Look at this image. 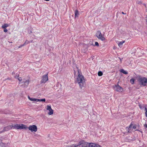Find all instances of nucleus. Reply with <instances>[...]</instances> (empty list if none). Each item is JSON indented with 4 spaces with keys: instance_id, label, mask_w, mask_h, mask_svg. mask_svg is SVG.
I'll return each mask as SVG.
<instances>
[{
    "instance_id": "obj_1",
    "label": "nucleus",
    "mask_w": 147,
    "mask_h": 147,
    "mask_svg": "<svg viewBox=\"0 0 147 147\" xmlns=\"http://www.w3.org/2000/svg\"><path fill=\"white\" fill-rule=\"evenodd\" d=\"M86 79L82 74H78L76 78V82L79 85L81 89H82L86 85Z\"/></svg>"
},
{
    "instance_id": "obj_2",
    "label": "nucleus",
    "mask_w": 147,
    "mask_h": 147,
    "mask_svg": "<svg viewBox=\"0 0 147 147\" xmlns=\"http://www.w3.org/2000/svg\"><path fill=\"white\" fill-rule=\"evenodd\" d=\"M12 127H13V129H25L28 128L26 125L22 124H16L14 125H13Z\"/></svg>"
},
{
    "instance_id": "obj_3",
    "label": "nucleus",
    "mask_w": 147,
    "mask_h": 147,
    "mask_svg": "<svg viewBox=\"0 0 147 147\" xmlns=\"http://www.w3.org/2000/svg\"><path fill=\"white\" fill-rule=\"evenodd\" d=\"M140 85L142 86H147V78L145 77H140L138 79Z\"/></svg>"
},
{
    "instance_id": "obj_4",
    "label": "nucleus",
    "mask_w": 147,
    "mask_h": 147,
    "mask_svg": "<svg viewBox=\"0 0 147 147\" xmlns=\"http://www.w3.org/2000/svg\"><path fill=\"white\" fill-rule=\"evenodd\" d=\"M96 36L98 39L102 41H104L106 40V38L104 37V35L103 34H102L100 31H97L96 34Z\"/></svg>"
},
{
    "instance_id": "obj_5",
    "label": "nucleus",
    "mask_w": 147,
    "mask_h": 147,
    "mask_svg": "<svg viewBox=\"0 0 147 147\" xmlns=\"http://www.w3.org/2000/svg\"><path fill=\"white\" fill-rule=\"evenodd\" d=\"M96 36L98 39L102 41H104L106 40V38L104 37V35L103 34H102L100 31H97L96 34Z\"/></svg>"
},
{
    "instance_id": "obj_6",
    "label": "nucleus",
    "mask_w": 147,
    "mask_h": 147,
    "mask_svg": "<svg viewBox=\"0 0 147 147\" xmlns=\"http://www.w3.org/2000/svg\"><path fill=\"white\" fill-rule=\"evenodd\" d=\"M113 88L117 92H122L123 90V89L118 84L112 86Z\"/></svg>"
},
{
    "instance_id": "obj_7",
    "label": "nucleus",
    "mask_w": 147,
    "mask_h": 147,
    "mask_svg": "<svg viewBox=\"0 0 147 147\" xmlns=\"http://www.w3.org/2000/svg\"><path fill=\"white\" fill-rule=\"evenodd\" d=\"M89 144L84 141H81L78 143V147H89Z\"/></svg>"
},
{
    "instance_id": "obj_8",
    "label": "nucleus",
    "mask_w": 147,
    "mask_h": 147,
    "mask_svg": "<svg viewBox=\"0 0 147 147\" xmlns=\"http://www.w3.org/2000/svg\"><path fill=\"white\" fill-rule=\"evenodd\" d=\"M28 128L31 132L34 131L36 132L37 130V127L35 125H30Z\"/></svg>"
},
{
    "instance_id": "obj_9",
    "label": "nucleus",
    "mask_w": 147,
    "mask_h": 147,
    "mask_svg": "<svg viewBox=\"0 0 147 147\" xmlns=\"http://www.w3.org/2000/svg\"><path fill=\"white\" fill-rule=\"evenodd\" d=\"M47 74H46L42 76V80L41 81V83H45L48 80V78Z\"/></svg>"
},
{
    "instance_id": "obj_10",
    "label": "nucleus",
    "mask_w": 147,
    "mask_h": 147,
    "mask_svg": "<svg viewBox=\"0 0 147 147\" xmlns=\"http://www.w3.org/2000/svg\"><path fill=\"white\" fill-rule=\"evenodd\" d=\"M30 80L29 79L27 80L24 79L23 82V83L24 84L23 85L25 87H27L29 84V83L30 82Z\"/></svg>"
},
{
    "instance_id": "obj_11",
    "label": "nucleus",
    "mask_w": 147,
    "mask_h": 147,
    "mask_svg": "<svg viewBox=\"0 0 147 147\" xmlns=\"http://www.w3.org/2000/svg\"><path fill=\"white\" fill-rule=\"evenodd\" d=\"M47 109L49 111L48 113V114L49 115H51L53 114V111L51 109V107L50 106L47 105Z\"/></svg>"
},
{
    "instance_id": "obj_12",
    "label": "nucleus",
    "mask_w": 147,
    "mask_h": 147,
    "mask_svg": "<svg viewBox=\"0 0 147 147\" xmlns=\"http://www.w3.org/2000/svg\"><path fill=\"white\" fill-rule=\"evenodd\" d=\"M89 147H101L100 145L94 143H90L89 144Z\"/></svg>"
},
{
    "instance_id": "obj_13",
    "label": "nucleus",
    "mask_w": 147,
    "mask_h": 147,
    "mask_svg": "<svg viewBox=\"0 0 147 147\" xmlns=\"http://www.w3.org/2000/svg\"><path fill=\"white\" fill-rule=\"evenodd\" d=\"M13 125H9L8 126L5 127L4 128V130L5 131H8L10 129H13Z\"/></svg>"
},
{
    "instance_id": "obj_14",
    "label": "nucleus",
    "mask_w": 147,
    "mask_h": 147,
    "mask_svg": "<svg viewBox=\"0 0 147 147\" xmlns=\"http://www.w3.org/2000/svg\"><path fill=\"white\" fill-rule=\"evenodd\" d=\"M132 126V123H131L130 125H129L128 127H127L126 128V130L127 131L128 133H130L131 132V131H130L131 128V127Z\"/></svg>"
},
{
    "instance_id": "obj_15",
    "label": "nucleus",
    "mask_w": 147,
    "mask_h": 147,
    "mask_svg": "<svg viewBox=\"0 0 147 147\" xmlns=\"http://www.w3.org/2000/svg\"><path fill=\"white\" fill-rule=\"evenodd\" d=\"M28 98L29 100L31 101L38 102V99L32 98H30L29 96H28Z\"/></svg>"
},
{
    "instance_id": "obj_16",
    "label": "nucleus",
    "mask_w": 147,
    "mask_h": 147,
    "mask_svg": "<svg viewBox=\"0 0 147 147\" xmlns=\"http://www.w3.org/2000/svg\"><path fill=\"white\" fill-rule=\"evenodd\" d=\"M79 15V13L78 10H76L75 11V18H76L78 17Z\"/></svg>"
},
{
    "instance_id": "obj_17",
    "label": "nucleus",
    "mask_w": 147,
    "mask_h": 147,
    "mask_svg": "<svg viewBox=\"0 0 147 147\" xmlns=\"http://www.w3.org/2000/svg\"><path fill=\"white\" fill-rule=\"evenodd\" d=\"M78 146V144H71L70 146H68L67 147H77Z\"/></svg>"
},
{
    "instance_id": "obj_18",
    "label": "nucleus",
    "mask_w": 147,
    "mask_h": 147,
    "mask_svg": "<svg viewBox=\"0 0 147 147\" xmlns=\"http://www.w3.org/2000/svg\"><path fill=\"white\" fill-rule=\"evenodd\" d=\"M9 26V25L7 24H5L4 25H3L2 26V28L5 29L6 28L8 27Z\"/></svg>"
},
{
    "instance_id": "obj_19",
    "label": "nucleus",
    "mask_w": 147,
    "mask_h": 147,
    "mask_svg": "<svg viewBox=\"0 0 147 147\" xmlns=\"http://www.w3.org/2000/svg\"><path fill=\"white\" fill-rule=\"evenodd\" d=\"M19 75L18 76H15V78H17L18 79V80L20 81H21L22 80V79L21 77H19Z\"/></svg>"
},
{
    "instance_id": "obj_20",
    "label": "nucleus",
    "mask_w": 147,
    "mask_h": 147,
    "mask_svg": "<svg viewBox=\"0 0 147 147\" xmlns=\"http://www.w3.org/2000/svg\"><path fill=\"white\" fill-rule=\"evenodd\" d=\"M120 71L121 73H123V74H127V72L125 71L124 69H120Z\"/></svg>"
},
{
    "instance_id": "obj_21",
    "label": "nucleus",
    "mask_w": 147,
    "mask_h": 147,
    "mask_svg": "<svg viewBox=\"0 0 147 147\" xmlns=\"http://www.w3.org/2000/svg\"><path fill=\"white\" fill-rule=\"evenodd\" d=\"M125 41H123L119 42L118 43V46L120 47V46L122 45L123 44L125 43Z\"/></svg>"
},
{
    "instance_id": "obj_22",
    "label": "nucleus",
    "mask_w": 147,
    "mask_h": 147,
    "mask_svg": "<svg viewBox=\"0 0 147 147\" xmlns=\"http://www.w3.org/2000/svg\"><path fill=\"white\" fill-rule=\"evenodd\" d=\"M30 43V41H29L28 40H26V41L24 43V46H25Z\"/></svg>"
},
{
    "instance_id": "obj_23",
    "label": "nucleus",
    "mask_w": 147,
    "mask_h": 147,
    "mask_svg": "<svg viewBox=\"0 0 147 147\" xmlns=\"http://www.w3.org/2000/svg\"><path fill=\"white\" fill-rule=\"evenodd\" d=\"M0 146H1L2 147H5L6 146V145L5 144L2 142V143H1L0 145Z\"/></svg>"
},
{
    "instance_id": "obj_24",
    "label": "nucleus",
    "mask_w": 147,
    "mask_h": 147,
    "mask_svg": "<svg viewBox=\"0 0 147 147\" xmlns=\"http://www.w3.org/2000/svg\"><path fill=\"white\" fill-rule=\"evenodd\" d=\"M134 78H132L130 80V82L132 84H133L134 83Z\"/></svg>"
},
{
    "instance_id": "obj_25",
    "label": "nucleus",
    "mask_w": 147,
    "mask_h": 147,
    "mask_svg": "<svg viewBox=\"0 0 147 147\" xmlns=\"http://www.w3.org/2000/svg\"><path fill=\"white\" fill-rule=\"evenodd\" d=\"M40 101L45 102V98L38 99V102H40Z\"/></svg>"
},
{
    "instance_id": "obj_26",
    "label": "nucleus",
    "mask_w": 147,
    "mask_h": 147,
    "mask_svg": "<svg viewBox=\"0 0 147 147\" xmlns=\"http://www.w3.org/2000/svg\"><path fill=\"white\" fill-rule=\"evenodd\" d=\"M144 109L146 111L145 112V115L146 117H147V108L146 107H145Z\"/></svg>"
},
{
    "instance_id": "obj_27",
    "label": "nucleus",
    "mask_w": 147,
    "mask_h": 147,
    "mask_svg": "<svg viewBox=\"0 0 147 147\" xmlns=\"http://www.w3.org/2000/svg\"><path fill=\"white\" fill-rule=\"evenodd\" d=\"M132 126L131 127V128H133L134 129H135L136 128V125L135 124H134L132 123Z\"/></svg>"
},
{
    "instance_id": "obj_28",
    "label": "nucleus",
    "mask_w": 147,
    "mask_h": 147,
    "mask_svg": "<svg viewBox=\"0 0 147 147\" xmlns=\"http://www.w3.org/2000/svg\"><path fill=\"white\" fill-rule=\"evenodd\" d=\"M94 46H96L97 47H99V45L98 42H95V44Z\"/></svg>"
},
{
    "instance_id": "obj_29",
    "label": "nucleus",
    "mask_w": 147,
    "mask_h": 147,
    "mask_svg": "<svg viewBox=\"0 0 147 147\" xmlns=\"http://www.w3.org/2000/svg\"><path fill=\"white\" fill-rule=\"evenodd\" d=\"M4 32H7V30L5 28L4 29Z\"/></svg>"
},
{
    "instance_id": "obj_30",
    "label": "nucleus",
    "mask_w": 147,
    "mask_h": 147,
    "mask_svg": "<svg viewBox=\"0 0 147 147\" xmlns=\"http://www.w3.org/2000/svg\"><path fill=\"white\" fill-rule=\"evenodd\" d=\"M24 44H23V45H20V46H19L18 47V48H21L22 47H23V46H24Z\"/></svg>"
},
{
    "instance_id": "obj_31",
    "label": "nucleus",
    "mask_w": 147,
    "mask_h": 147,
    "mask_svg": "<svg viewBox=\"0 0 147 147\" xmlns=\"http://www.w3.org/2000/svg\"><path fill=\"white\" fill-rule=\"evenodd\" d=\"M137 4H139L140 3H142V2L141 1H138V2H137Z\"/></svg>"
},
{
    "instance_id": "obj_32",
    "label": "nucleus",
    "mask_w": 147,
    "mask_h": 147,
    "mask_svg": "<svg viewBox=\"0 0 147 147\" xmlns=\"http://www.w3.org/2000/svg\"><path fill=\"white\" fill-rule=\"evenodd\" d=\"M98 74H102V72L101 71H99L98 72Z\"/></svg>"
},
{
    "instance_id": "obj_33",
    "label": "nucleus",
    "mask_w": 147,
    "mask_h": 147,
    "mask_svg": "<svg viewBox=\"0 0 147 147\" xmlns=\"http://www.w3.org/2000/svg\"><path fill=\"white\" fill-rule=\"evenodd\" d=\"M98 74L99 76H101L103 74Z\"/></svg>"
},
{
    "instance_id": "obj_34",
    "label": "nucleus",
    "mask_w": 147,
    "mask_h": 147,
    "mask_svg": "<svg viewBox=\"0 0 147 147\" xmlns=\"http://www.w3.org/2000/svg\"><path fill=\"white\" fill-rule=\"evenodd\" d=\"M121 13L123 14H126V13H125L123 12L122 11Z\"/></svg>"
},
{
    "instance_id": "obj_35",
    "label": "nucleus",
    "mask_w": 147,
    "mask_h": 147,
    "mask_svg": "<svg viewBox=\"0 0 147 147\" xmlns=\"http://www.w3.org/2000/svg\"><path fill=\"white\" fill-rule=\"evenodd\" d=\"M119 59H120V61H121V62L122 61V59H120V58H119Z\"/></svg>"
},
{
    "instance_id": "obj_36",
    "label": "nucleus",
    "mask_w": 147,
    "mask_h": 147,
    "mask_svg": "<svg viewBox=\"0 0 147 147\" xmlns=\"http://www.w3.org/2000/svg\"><path fill=\"white\" fill-rule=\"evenodd\" d=\"M145 127L147 128V124L146 125Z\"/></svg>"
},
{
    "instance_id": "obj_37",
    "label": "nucleus",
    "mask_w": 147,
    "mask_h": 147,
    "mask_svg": "<svg viewBox=\"0 0 147 147\" xmlns=\"http://www.w3.org/2000/svg\"><path fill=\"white\" fill-rule=\"evenodd\" d=\"M30 42H33V40H31V41Z\"/></svg>"
},
{
    "instance_id": "obj_38",
    "label": "nucleus",
    "mask_w": 147,
    "mask_h": 147,
    "mask_svg": "<svg viewBox=\"0 0 147 147\" xmlns=\"http://www.w3.org/2000/svg\"><path fill=\"white\" fill-rule=\"evenodd\" d=\"M76 69L77 70V71L78 70V68H76Z\"/></svg>"
},
{
    "instance_id": "obj_39",
    "label": "nucleus",
    "mask_w": 147,
    "mask_h": 147,
    "mask_svg": "<svg viewBox=\"0 0 147 147\" xmlns=\"http://www.w3.org/2000/svg\"><path fill=\"white\" fill-rule=\"evenodd\" d=\"M78 74H80L79 73V71H78Z\"/></svg>"
},
{
    "instance_id": "obj_40",
    "label": "nucleus",
    "mask_w": 147,
    "mask_h": 147,
    "mask_svg": "<svg viewBox=\"0 0 147 147\" xmlns=\"http://www.w3.org/2000/svg\"><path fill=\"white\" fill-rule=\"evenodd\" d=\"M2 133V131H0V134L1 133Z\"/></svg>"
},
{
    "instance_id": "obj_41",
    "label": "nucleus",
    "mask_w": 147,
    "mask_h": 147,
    "mask_svg": "<svg viewBox=\"0 0 147 147\" xmlns=\"http://www.w3.org/2000/svg\"><path fill=\"white\" fill-rule=\"evenodd\" d=\"M74 73H75L74 74H76V72H75Z\"/></svg>"
}]
</instances>
